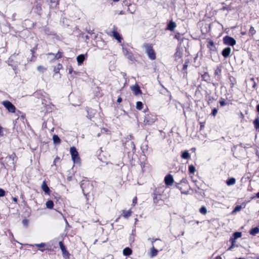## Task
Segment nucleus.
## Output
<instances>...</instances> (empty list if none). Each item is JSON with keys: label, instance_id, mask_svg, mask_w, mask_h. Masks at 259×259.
<instances>
[{"label": "nucleus", "instance_id": "39448f33", "mask_svg": "<svg viewBox=\"0 0 259 259\" xmlns=\"http://www.w3.org/2000/svg\"><path fill=\"white\" fill-rule=\"evenodd\" d=\"M2 104L11 113H15L16 110L15 106L9 101L5 100L2 102Z\"/></svg>", "mask_w": 259, "mask_h": 259}, {"label": "nucleus", "instance_id": "2f4dec72", "mask_svg": "<svg viewBox=\"0 0 259 259\" xmlns=\"http://www.w3.org/2000/svg\"><path fill=\"white\" fill-rule=\"evenodd\" d=\"M46 206L48 208L51 209L54 206V202L52 200H48L46 202Z\"/></svg>", "mask_w": 259, "mask_h": 259}, {"label": "nucleus", "instance_id": "0e129e2a", "mask_svg": "<svg viewBox=\"0 0 259 259\" xmlns=\"http://www.w3.org/2000/svg\"><path fill=\"white\" fill-rule=\"evenodd\" d=\"M65 222H66V226H69V224L66 219H65Z\"/></svg>", "mask_w": 259, "mask_h": 259}, {"label": "nucleus", "instance_id": "ea45409f", "mask_svg": "<svg viewBox=\"0 0 259 259\" xmlns=\"http://www.w3.org/2000/svg\"><path fill=\"white\" fill-rule=\"evenodd\" d=\"M233 236L234 237V239L239 238L241 236V233L239 232H235L233 234Z\"/></svg>", "mask_w": 259, "mask_h": 259}, {"label": "nucleus", "instance_id": "473e14b6", "mask_svg": "<svg viewBox=\"0 0 259 259\" xmlns=\"http://www.w3.org/2000/svg\"><path fill=\"white\" fill-rule=\"evenodd\" d=\"M208 47L210 50H213L215 49L214 44L212 40H210L208 41Z\"/></svg>", "mask_w": 259, "mask_h": 259}, {"label": "nucleus", "instance_id": "603ef678", "mask_svg": "<svg viewBox=\"0 0 259 259\" xmlns=\"http://www.w3.org/2000/svg\"><path fill=\"white\" fill-rule=\"evenodd\" d=\"M149 240H150L152 243L153 244L155 241H156V240H158L159 239H150L149 238Z\"/></svg>", "mask_w": 259, "mask_h": 259}, {"label": "nucleus", "instance_id": "f3484780", "mask_svg": "<svg viewBox=\"0 0 259 259\" xmlns=\"http://www.w3.org/2000/svg\"><path fill=\"white\" fill-rule=\"evenodd\" d=\"M62 54H63L62 52H61L60 51H58V53L57 54H55L54 53H49L48 54V55L54 56V59L58 60V59L62 58Z\"/></svg>", "mask_w": 259, "mask_h": 259}, {"label": "nucleus", "instance_id": "c756f323", "mask_svg": "<svg viewBox=\"0 0 259 259\" xmlns=\"http://www.w3.org/2000/svg\"><path fill=\"white\" fill-rule=\"evenodd\" d=\"M113 36L115 39L118 40L119 42L121 41V37L120 34H119V33H118L116 31H113Z\"/></svg>", "mask_w": 259, "mask_h": 259}, {"label": "nucleus", "instance_id": "c85d7f7f", "mask_svg": "<svg viewBox=\"0 0 259 259\" xmlns=\"http://www.w3.org/2000/svg\"><path fill=\"white\" fill-rule=\"evenodd\" d=\"M235 182H236L235 179L234 178H231L229 179L227 181L226 183H227V185L230 186V185H234L235 183Z\"/></svg>", "mask_w": 259, "mask_h": 259}, {"label": "nucleus", "instance_id": "412c9836", "mask_svg": "<svg viewBox=\"0 0 259 259\" xmlns=\"http://www.w3.org/2000/svg\"><path fill=\"white\" fill-rule=\"evenodd\" d=\"M31 246H36L39 248V250H40L41 252H43L44 251V249H42L41 248L45 247L46 246V244L45 243H41L39 244H34L33 245H30Z\"/></svg>", "mask_w": 259, "mask_h": 259}, {"label": "nucleus", "instance_id": "9b49d317", "mask_svg": "<svg viewBox=\"0 0 259 259\" xmlns=\"http://www.w3.org/2000/svg\"><path fill=\"white\" fill-rule=\"evenodd\" d=\"M161 199V195L158 193L157 190H154L153 193V201L154 203H158L159 200Z\"/></svg>", "mask_w": 259, "mask_h": 259}, {"label": "nucleus", "instance_id": "c9c22d12", "mask_svg": "<svg viewBox=\"0 0 259 259\" xmlns=\"http://www.w3.org/2000/svg\"><path fill=\"white\" fill-rule=\"evenodd\" d=\"M180 185H181L180 184H176V187L177 188H178L181 191V193L182 194H188V191L183 190V188H182V187H181Z\"/></svg>", "mask_w": 259, "mask_h": 259}, {"label": "nucleus", "instance_id": "69168bd1", "mask_svg": "<svg viewBox=\"0 0 259 259\" xmlns=\"http://www.w3.org/2000/svg\"><path fill=\"white\" fill-rule=\"evenodd\" d=\"M2 127L0 126V135H2Z\"/></svg>", "mask_w": 259, "mask_h": 259}, {"label": "nucleus", "instance_id": "864d4df0", "mask_svg": "<svg viewBox=\"0 0 259 259\" xmlns=\"http://www.w3.org/2000/svg\"><path fill=\"white\" fill-rule=\"evenodd\" d=\"M137 197H135L133 200V203L134 204H136L137 203Z\"/></svg>", "mask_w": 259, "mask_h": 259}, {"label": "nucleus", "instance_id": "774afa93", "mask_svg": "<svg viewBox=\"0 0 259 259\" xmlns=\"http://www.w3.org/2000/svg\"><path fill=\"white\" fill-rule=\"evenodd\" d=\"M85 38H86V39H89L90 38L88 35H85Z\"/></svg>", "mask_w": 259, "mask_h": 259}, {"label": "nucleus", "instance_id": "3c124183", "mask_svg": "<svg viewBox=\"0 0 259 259\" xmlns=\"http://www.w3.org/2000/svg\"><path fill=\"white\" fill-rule=\"evenodd\" d=\"M68 72L69 74H71L73 72V69L72 67H70L68 69Z\"/></svg>", "mask_w": 259, "mask_h": 259}, {"label": "nucleus", "instance_id": "13d9d810", "mask_svg": "<svg viewBox=\"0 0 259 259\" xmlns=\"http://www.w3.org/2000/svg\"><path fill=\"white\" fill-rule=\"evenodd\" d=\"M13 199V200L15 202V203H17V198L16 197H13L12 198Z\"/></svg>", "mask_w": 259, "mask_h": 259}, {"label": "nucleus", "instance_id": "bf43d9fd", "mask_svg": "<svg viewBox=\"0 0 259 259\" xmlns=\"http://www.w3.org/2000/svg\"><path fill=\"white\" fill-rule=\"evenodd\" d=\"M119 14V15H123V14H125V13H124V11H121L119 13V14Z\"/></svg>", "mask_w": 259, "mask_h": 259}, {"label": "nucleus", "instance_id": "7ed1b4c3", "mask_svg": "<svg viewBox=\"0 0 259 259\" xmlns=\"http://www.w3.org/2000/svg\"><path fill=\"white\" fill-rule=\"evenodd\" d=\"M156 120V117L151 114H147L145 116L144 124L145 125H152Z\"/></svg>", "mask_w": 259, "mask_h": 259}, {"label": "nucleus", "instance_id": "8fccbe9b", "mask_svg": "<svg viewBox=\"0 0 259 259\" xmlns=\"http://www.w3.org/2000/svg\"><path fill=\"white\" fill-rule=\"evenodd\" d=\"M200 130H202L203 129L204 127V123H203V122H200Z\"/></svg>", "mask_w": 259, "mask_h": 259}, {"label": "nucleus", "instance_id": "0eeeda50", "mask_svg": "<svg viewBox=\"0 0 259 259\" xmlns=\"http://www.w3.org/2000/svg\"><path fill=\"white\" fill-rule=\"evenodd\" d=\"M60 248L62 251L63 256L65 258H69L70 257V253L66 250L65 245H64L62 241H60L59 243Z\"/></svg>", "mask_w": 259, "mask_h": 259}, {"label": "nucleus", "instance_id": "4c0bfd02", "mask_svg": "<svg viewBox=\"0 0 259 259\" xmlns=\"http://www.w3.org/2000/svg\"><path fill=\"white\" fill-rule=\"evenodd\" d=\"M143 103L141 102L138 101L136 103V108L138 110H141L143 108Z\"/></svg>", "mask_w": 259, "mask_h": 259}, {"label": "nucleus", "instance_id": "e2e57ef3", "mask_svg": "<svg viewBox=\"0 0 259 259\" xmlns=\"http://www.w3.org/2000/svg\"><path fill=\"white\" fill-rule=\"evenodd\" d=\"M256 197L259 198V192L256 194Z\"/></svg>", "mask_w": 259, "mask_h": 259}, {"label": "nucleus", "instance_id": "6ab92c4d", "mask_svg": "<svg viewBox=\"0 0 259 259\" xmlns=\"http://www.w3.org/2000/svg\"><path fill=\"white\" fill-rule=\"evenodd\" d=\"M176 27V24L175 22L171 21L167 25V29L173 31Z\"/></svg>", "mask_w": 259, "mask_h": 259}, {"label": "nucleus", "instance_id": "6e6d98bb", "mask_svg": "<svg viewBox=\"0 0 259 259\" xmlns=\"http://www.w3.org/2000/svg\"><path fill=\"white\" fill-rule=\"evenodd\" d=\"M122 98L120 97H119L117 100V102L118 103H120L122 101Z\"/></svg>", "mask_w": 259, "mask_h": 259}, {"label": "nucleus", "instance_id": "b1692460", "mask_svg": "<svg viewBox=\"0 0 259 259\" xmlns=\"http://www.w3.org/2000/svg\"><path fill=\"white\" fill-rule=\"evenodd\" d=\"M229 79V81H230V87L231 88H232L234 87L235 84H236V80L235 78H234V77H233L232 76H230Z\"/></svg>", "mask_w": 259, "mask_h": 259}, {"label": "nucleus", "instance_id": "5fc2aeb1", "mask_svg": "<svg viewBox=\"0 0 259 259\" xmlns=\"http://www.w3.org/2000/svg\"><path fill=\"white\" fill-rule=\"evenodd\" d=\"M175 56H176V58H177V57H179L180 58L181 57V55H180V53H179L178 52L175 54Z\"/></svg>", "mask_w": 259, "mask_h": 259}, {"label": "nucleus", "instance_id": "a211bd4d", "mask_svg": "<svg viewBox=\"0 0 259 259\" xmlns=\"http://www.w3.org/2000/svg\"><path fill=\"white\" fill-rule=\"evenodd\" d=\"M131 214H132V211L131 209L128 210H122V215L123 218H124L125 219L130 217L131 215Z\"/></svg>", "mask_w": 259, "mask_h": 259}, {"label": "nucleus", "instance_id": "79ce46f5", "mask_svg": "<svg viewBox=\"0 0 259 259\" xmlns=\"http://www.w3.org/2000/svg\"><path fill=\"white\" fill-rule=\"evenodd\" d=\"M37 69L38 71L42 72H43L45 70H46V69L42 66H38Z\"/></svg>", "mask_w": 259, "mask_h": 259}, {"label": "nucleus", "instance_id": "680f3d73", "mask_svg": "<svg viewBox=\"0 0 259 259\" xmlns=\"http://www.w3.org/2000/svg\"><path fill=\"white\" fill-rule=\"evenodd\" d=\"M214 259H222V257L220 256H218Z\"/></svg>", "mask_w": 259, "mask_h": 259}, {"label": "nucleus", "instance_id": "f704fd0d", "mask_svg": "<svg viewBox=\"0 0 259 259\" xmlns=\"http://www.w3.org/2000/svg\"><path fill=\"white\" fill-rule=\"evenodd\" d=\"M256 33V31L254 29V27L252 26H250L249 30V34L250 36H252Z\"/></svg>", "mask_w": 259, "mask_h": 259}, {"label": "nucleus", "instance_id": "bb28decb", "mask_svg": "<svg viewBox=\"0 0 259 259\" xmlns=\"http://www.w3.org/2000/svg\"><path fill=\"white\" fill-rule=\"evenodd\" d=\"M53 140L54 143L55 144H59L61 142V140L60 139L59 137L56 135H53Z\"/></svg>", "mask_w": 259, "mask_h": 259}, {"label": "nucleus", "instance_id": "09e8293b", "mask_svg": "<svg viewBox=\"0 0 259 259\" xmlns=\"http://www.w3.org/2000/svg\"><path fill=\"white\" fill-rule=\"evenodd\" d=\"M22 223L24 226H27L28 224V221L26 219H24L22 221Z\"/></svg>", "mask_w": 259, "mask_h": 259}, {"label": "nucleus", "instance_id": "cd10ccee", "mask_svg": "<svg viewBox=\"0 0 259 259\" xmlns=\"http://www.w3.org/2000/svg\"><path fill=\"white\" fill-rule=\"evenodd\" d=\"M253 124L255 130L259 132V118H256L253 121Z\"/></svg>", "mask_w": 259, "mask_h": 259}, {"label": "nucleus", "instance_id": "f257e3e1", "mask_svg": "<svg viewBox=\"0 0 259 259\" xmlns=\"http://www.w3.org/2000/svg\"><path fill=\"white\" fill-rule=\"evenodd\" d=\"M144 46L149 58L152 60H155L156 59V54L152 45L146 44H144Z\"/></svg>", "mask_w": 259, "mask_h": 259}, {"label": "nucleus", "instance_id": "a878e982", "mask_svg": "<svg viewBox=\"0 0 259 259\" xmlns=\"http://www.w3.org/2000/svg\"><path fill=\"white\" fill-rule=\"evenodd\" d=\"M132 250L128 247H126V248H124L123 250V254L126 256H128V255H131L132 254Z\"/></svg>", "mask_w": 259, "mask_h": 259}, {"label": "nucleus", "instance_id": "393cba45", "mask_svg": "<svg viewBox=\"0 0 259 259\" xmlns=\"http://www.w3.org/2000/svg\"><path fill=\"white\" fill-rule=\"evenodd\" d=\"M158 253V250L154 248V247L153 246L152 247L151 249V252H150V256L151 257H153L157 255Z\"/></svg>", "mask_w": 259, "mask_h": 259}, {"label": "nucleus", "instance_id": "20e7f679", "mask_svg": "<svg viewBox=\"0 0 259 259\" xmlns=\"http://www.w3.org/2000/svg\"><path fill=\"white\" fill-rule=\"evenodd\" d=\"M80 187L82 189V190L84 194H85L86 193H88L89 191L90 190H92L93 188V186L91 184V183L89 181H82L81 182Z\"/></svg>", "mask_w": 259, "mask_h": 259}, {"label": "nucleus", "instance_id": "052dcab7", "mask_svg": "<svg viewBox=\"0 0 259 259\" xmlns=\"http://www.w3.org/2000/svg\"><path fill=\"white\" fill-rule=\"evenodd\" d=\"M58 159V158L57 157V158H56L54 159V162H53L54 164H55V163H56V161L57 160V159Z\"/></svg>", "mask_w": 259, "mask_h": 259}, {"label": "nucleus", "instance_id": "de8ad7c7", "mask_svg": "<svg viewBox=\"0 0 259 259\" xmlns=\"http://www.w3.org/2000/svg\"><path fill=\"white\" fill-rule=\"evenodd\" d=\"M218 112V110L217 108H214L212 111V112H211V114L213 115V116H215L217 113Z\"/></svg>", "mask_w": 259, "mask_h": 259}, {"label": "nucleus", "instance_id": "c03bdc74", "mask_svg": "<svg viewBox=\"0 0 259 259\" xmlns=\"http://www.w3.org/2000/svg\"><path fill=\"white\" fill-rule=\"evenodd\" d=\"M188 62H189V61L188 60H186L185 61V63L183 65V70H186L187 69Z\"/></svg>", "mask_w": 259, "mask_h": 259}, {"label": "nucleus", "instance_id": "6e6552de", "mask_svg": "<svg viewBox=\"0 0 259 259\" xmlns=\"http://www.w3.org/2000/svg\"><path fill=\"white\" fill-rule=\"evenodd\" d=\"M122 52L123 55L127 57V58L132 62H134L135 61V58L133 54V53L131 52H129L126 48H122Z\"/></svg>", "mask_w": 259, "mask_h": 259}, {"label": "nucleus", "instance_id": "f8f14e48", "mask_svg": "<svg viewBox=\"0 0 259 259\" xmlns=\"http://www.w3.org/2000/svg\"><path fill=\"white\" fill-rule=\"evenodd\" d=\"M132 91L135 95H138L142 94L141 90L138 84L131 87Z\"/></svg>", "mask_w": 259, "mask_h": 259}, {"label": "nucleus", "instance_id": "58836bf2", "mask_svg": "<svg viewBox=\"0 0 259 259\" xmlns=\"http://www.w3.org/2000/svg\"><path fill=\"white\" fill-rule=\"evenodd\" d=\"M189 171L190 173L193 174L195 171V167L193 165H189Z\"/></svg>", "mask_w": 259, "mask_h": 259}, {"label": "nucleus", "instance_id": "5701e85b", "mask_svg": "<svg viewBox=\"0 0 259 259\" xmlns=\"http://www.w3.org/2000/svg\"><path fill=\"white\" fill-rule=\"evenodd\" d=\"M258 233H259V228L258 227H255V228H252L249 231L250 235H252V236H255Z\"/></svg>", "mask_w": 259, "mask_h": 259}, {"label": "nucleus", "instance_id": "9d476101", "mask_svg": "<svg viewBox=\"0 0 259 259\" xmlns=\"http://www.w3.org/2000/svg\"><path fill=\"white\" fill-rule=\"evenodd\" d=\"M88 54H81L78 55L76 58V60L78 65H81L83 61L87 58Z\"/></svg>", "mask_w": 259, "mask_h": 259}, {"label": "nucleus", "instance_id": "72a5a7b5", "mask_svg": "<svg viewBox=\"0 0 259 259\" xmlns=\"http://www.w3.org/2000/svg\"><path fill=\"white\" fill-rule=\"evenodd\" d=\"M62 68V64L59 63L56 67H55L54 69V71L55 73H58L59 72L60 69Z\"/></svg>", "mask_w": 259, "mask_h": 259}, {"label": "nucleus", "instance_id": "7c9ffc66", "mask_svg": "<svg viewBox=\"0 0 259 259\" xmlns=\"http://www.w3.org/2000/svg\"><path fill=\"white\" fill-rule=\"evenodd\" d=\"M127 144L128 146L130 147L131 149L133 152H134L136 150V146L134 142L131 141L128 142Z\"/></svg>", "mask_w": 259, "mask_h": 259}, {"label": "nucleus", "instance_id": "4d7b16f0", "mask_svg": "<svg viewBox=\"0 0 259 259\" xmlns=\"http://www.w3.org/2000/svg\"><path fill=\"white\" fill-rule=\"evenodd\" d=\"M88 32L89 33V34H93L94 33V30H88Z\"/></svg>", "mask_w": 259, "mask_h": 259}, {"label": "nucleus", "instance_id": "338daca9", "mask_svg": "<svg viewBox=\"0 0 259 259\" xmlns=\"http://www.w3.org/2000/svg\"><path fill=\"white\" fill-rule=\"evenodd\" d=\"M256 109L257 111L259 112V104L257 105Z\"/></svg>", "mask_w": 259, "mask_h": 259}, {"label": "nucleus", "instance_id": "a18cd8bd", "mask_svg": "<svg viewBox=\"0 0 259 259\" xmlns=\"http://www.w3.org/2000/svg\"><path fill=\"white\" fill-rule=\"evenodd\" d=\"M6 192L4 190L0 188V197H3L5 195Z\"/></svg>", "mask_w": 259, "mask_h": 259}, {"label": "nucleus", "instance_id": "e433bc0d", "mask_svg": "<svg viewBox=\"0 0 259 259\" xmlns=\"http://www.w3.org/2000/svg\"><path fill=\"white\" fill-rule=\"evenodd\" d=\"M199 211L202 214H205L207 212L206 208L204 206H202L199 209Z\"/></svg>", "mask_w": 259, "mask_h": 259}, {"label": "nucleus", "instance_id": "37998d69", "mask_svg": "<svg viewBox=\"0 0 259 259\" xmlns=\"http://www.w3.org/2000/svg\"><path fill=\"white\" fill-rule=\"evenodd\" d=\"M242 207L241 205H237L235 207V208H234V210H233V212H237V211H239L241 210Z\"/></svg>", "mask_w": 259, "mask_h": 259}, {"label": "nucleus", "instance_id": "a19ab883", "mask_svg": "<svg viewBox=\"0 0 259 259\" xmlns=\"http://www.w3.org/2000/svg\"><path fill=\"white\" fill-rule=\"evenodd\" d=\"M180 184V185L182 184H184L186 186H187L188 185V181H187V180L186 179V178H183L181 181H180V183H179Z\"/></svg>", "mask_w": 259, "mask_h": 259}, {"label": "nucleus", "instance_id": "423d86ee", "mask_svg": "<svg viewBox=\"0 0 259 259\" xmlns=\"http://www.w3.org/2000/svg\"><path fill=\"white\" fill-rule=\"evenodd\" d=\"M223 42L224 44L231 46H233L236 44L235 39L229 36H225L223 38Z\"/></svg>", "mask_w": 259, "mask_h": 259}, {"label": "nucleus", "instance_id": "4be33fe9", "mask_svg": "<svg viewBox=\"0 0 259 259\" xmlns=\"http://www.w3.org/2000/svg\"><path fill=\"white\" fill-rule=\"evenodd\" d=\"M222 71V69L221 67H217V68L214 70V75L217 76V79L219 80L221 78V73Z\"/></svg>", "mask_w": 259, "mask_h": 259}, {"label": "nucleus", "instance_id": "aec40b11", "mask_svg": "<svg viewBox=\"0 0 259 259\" xmlns=\"http://www.w3.org/2000/svg\"><path fill=\"white\" fill-rule=\"evenodd\" d=\"M181 157L185 159H188L190 158V155L187 150H185L182 152Z\"/></svg>", "mask_w": 259, "mask_h": 259}, {"label": "nucleus", "instance_id": "1a4fd4ad", "mask_svg": "<svg viewBox=\"0 0 259 259\" xmlns=\"http://www.w3.org/2000/svg\"><path fill=\"white\" fill-rule=\"evenodd\" d=\"M164 182L166 185L171 186L174 183V179L170 174L166 175L164 178Z\"/></svg>", "mask_w": 259, "mask_h": 259}, {"label": "nucleus", "instance_id": "2eb2a0df", "mask_svg": "<svg viewBox=\"0 0 259 259\" xmlns=\"http://www.w3.org/2000/svg\"><path fill=\"white\" fill-rule=\"evenodd\" d=\"M41 189L45 192V193L47 194H49L50 193V190L49 187L48 186L46 182L44 181L41 185Z\"/></svg>", "mask_w": 259, "mask_h": 259}, {"label": "nucleus", "instance_id": "dca6fc26", "mask_svg": "<svg viewBox=\"0 0 259 259\" xmlns=\"http://www.w3.org/2000/svg\"><path fill=\"white\" fill-rule=\"evenodd\" d=\"M201 79L208 83H209L210 81V77L207 72H204L201 75Z\"/></svg>", "mask_w": 259, "mask_h": 259}, {"label": "nucleus", "instance_id": "49530a36", "mask_svg": "<svg viewBox=\"0 0 259 259\" xmlns=\"http://www.w3.org/2000/svg\"><path fill=\"white\" fill-rule=\"evenodd\" d=\"M220 104L221 106H224L226 105V103L224 99L220 101Z\"/></svg>", "mask_w": 259, "mask_h": 259}, {"label": "nucleus", "instance_id": "ddd939ff", "mask_svg": "<svg viewBox=\"0 0 259 259\" xmlns=\"http://www.w3.org/2000/svg\"><path fill=\"white\" fill-rule=\"evenodd\" d=\"M231 49L230 47L225 48L222 52V56L226 58L228 57L230 54Z\"/></svg>", "mask_w": 259, "mask_h": 259}, {"label": "nucleus", "instance_id": "f03ea898", "mask_svg": "<svg viewBox=\"0 0 259 259\" xmlns=\"http://www.w3.org/2000/svg\"><path fill=\"white\" fill-rule=\"evenodd\" d=\"M70 152L73 162L76 164H79L80 163V158L76 148L71 147L70 148Z\"/></svg>", "mask_w": 259, "mask_h": 259}, {"label": "nucleus", "instance_id": "4468645a", "mask_svg": "<svg viewBox=\"0 0 259 259\" xmlns=\"http://www.w3.org/2000/svg\"><path fill=\"white\" fill-rule=\"evenodd\" d=\"M16 158L17 157L16 154L14 153H13L11 155L8 156L6 157V159H9L10 160H11V163L13 164L14 166H15L16 162Z\"/></svg>", "mask_w": 259, "mask_h": 259}]
</instances>
